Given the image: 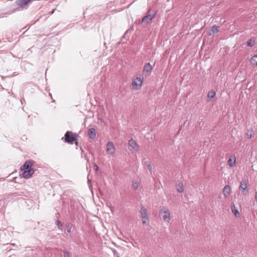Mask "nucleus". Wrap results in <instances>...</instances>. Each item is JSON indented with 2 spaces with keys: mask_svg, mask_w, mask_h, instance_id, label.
<instances>
[{
  "mask_svg": "<svg viewBox=\"0 0 257 257\" xmlns=\"http://www.w3.org/2000/svg\"><path fill=\"white\" fill-rule=\"evenodd\" d=\"M88 135L90 138L94 139L96 138V131L94 128H91L88 131Z\"/></svg>",
  "mask_w": 257,
  "mask_h": 257,
  "instance_id": "obj_12",
  "label": "nucleus"
},
{
  "mask_svg": "<svg viewBox=\"0 0 257 257\" xmlns=\"http://www.w3.org/2000/svg\"><path fill=\"white\" fill-rule=\"evenodd\" d=\"M147 168L150 171H151V170H152V166L150 164H148L147 165Z\"/></svg>",
  "mask_w": 257,
  "mask_h": 257,
  "instance_id": "obj_29",
  "label": "nucleus"
},
{
  "mask_svg": "<svg viewBox=\"0 0 257 257\" xmlns=\"http://www.w3.org/2000/svg\"><path fill=\"white\" fill-rule=\"evenodd\" d=\"M55 9H54L50 13V15H52L54 13V11H55Z\"/></svg>",
  "mask_w": 257,
  "mask_h": 257,
  "instance_id": "obj_31",
  "label": "nucleus"
},
{
  "mask_svg": "<svg viewBox=\"0 0 257 257\" xmlns=\"http://www.w3.org/2000/svg\"><path fill=\"white\" fill-rule=\"evenodd\" d=\"M128 33V29H127V30L125 31V32L124 34L123 35V37H122V38L121 40H122V39H124L125 37H126V36H127V33Z\"/></svg>",
  "mask_w": 257,
  "mask_h": 257,
  "instance_id": "obj_28",
  "label": "nucleus"
},
{
  "mask_svg": "<svg viewBox=\"0 0 257 257\" xmlns=\"http://www.w3.org/2000/svg\"><path fill=\"white\" fill-rule=\"evenodd\" d=\"M161 214H163V220L167 222H169L171 220L170 212L169 209L163 206L160 211Z\"/></svg>",
  "mask_w": 257,
  "mask_h": 257,
  "instance_id": "obj_4",
  "label": "nucleus"
},
{
  "mask_svg": "<svg viewBox=\"0 0 257 257\" xmlns=\"http://www.w3.org/2000/svg\"><path fill=\"white\" fill-rule=\"evenodd\" d=\"M5 200L4 199H0V211L3 212L5 210Z\"/></svg>",
  "mask_w": 257,
  "mask_h": 257,
  "instance_id": "obj_18",
  "label": "nucleus"
},
{
  "mask_svg": "<svg viewBox=\"0 0 257 257\" xmlns=\"http://www.w3.org/2000/svg\"><path fill=\"white\" fill-rule=\"evenodd\" d=\"M231 189L229 185H225L223 188V193L225 197L226 198L227 196L230 193Z\"/></svg>",
  "mask_w": 257,
  "mask_h": 257,
  "instance_id": "obj_13",
  "label": "nucleus"
},
{
  "mask_svg": "<svg viewBox=\"0 0 257 257\" xmlns=\"http://www.w3.org/2000/svg\"><path fill=\"white\" fill-rule=\"evenodd\" d=\"M94 169L96 171H97L98 170V167L96 164L94 165Z\"/></svg>",
  "mask_w": 257,
  "mask_h": 257,
  "instance_id": "obj_30",
  "label": "nucleus"
},
{
  "mask_svg": "<svg viewBox=\"0 0 257 257\" xmlns=\"http://www.w3.org/2000/svg\"><path fill=\"white\" fill-rule=\"evenodd\" d=\"M65 228L68 233H70L71 232L72 225L70 223H67Z\"/></svg>",
  "mask_w": 257,
  "mask_h": 257,
  "instance_id": "obj_24",
  "label": "nucleus"
},
{
  "mask_svg": "<svg viewBox=\"0 0 257 257\" xmlns=\"http://www.w3.org/2000/svg\"><path fill=\"white\" fill-rule=\"evenodd\" d=\"M141 213L143 224H146L148 225L149 224V216L147 209L143 206L141 207Z\"/></svg>",
  "mask_w": 257,
  "mask_h": 257,
  "instance_id": "obj_3",
  "label": "nucleus"
},
{
  "mask_svg": "<svg viewBox=\"0 0 257 257\" xmlns=\"http://www.w3.org/2000/svg\"><path fill=\"white\" fill-rule=\"evenodd\" d=\"M215 95V92L213 90H211V91H209L207 94V97L208 98L212 99L214 97Z\"/></svg>",
  "mask_w": 257,
  "mask_h": 257,
  "instance_id": "obj_20",
  "label": "nucleus"
},
{
  "mask_svg": "<svg viewBox=\"0 0 257 257\" xmlns=\"http://www.w3.org/2000/svg\"><path fill=\"white\" fill-rule=\"evenodd\" d=\"M34 173V170L33 169L24 170L22 176L23 178L28 179Z\"/></svg>",
  "mask_w": 257,
  "mask_h": 257,
  "instance_id": "obj_9",
  "label": "nucleus"
},
{
  "mask_svg": "<svg viewBox=\"0 0 257 257\" xmlns=\"http://www.w3.org/2000/svg\"><path fill=\"white\" fill-rule=\"evenodd\" d=\"M139 184H140V183L139 181L133 182L132 188L136 190L138 188Z\"/></svg>",
  "mask_w": 257,
  "mask_h": 257,
  "instance_id": "obj_23",
  "label": "nucleus"
},
{
  "mask_svg": "<svg viewBox=\"0 0 257 257\" xmlns=\"http://www.w3.org/2000/svg\"><path fill=\"white\" fill-rule=\"evenodd\" d=\"M106 152L107 154L113 156L115 152V146L112 142H108L106 144Z\"/></svg>",
  "mask_w": 257,
  "mask_h": 257,
  "instance_id": "obj_5",
  "label": "nucleus"
},
{
  "mask_svg": "<svg viewBox=\"0 0 257 257\" xmlns=\"http://www.w3.org/2000/svg\"><path fill=\"white\" fill-rule=\"evenodd\" d=\"M255 43V38L254 37H252L247 41V45L249 47H252L254 45Z\"/></svg>",
  "mask_w": 257,
  "mask_h": 257,
  "instance_id": "obj_15",
  "label": "nucleus"
},
{
  "mask_svg": "<svg viewBox=\"0 0 257 257\" xmlns=\"http://www.w3.org/2000/svg\"><path fill=\"white\" fill-rule=\"evenodd\" d=\"M157 12L149 9L147 12L146 16L142 19V23L147 25L152 22L153 19L155 17Z\"/></svg>",
  "mask_w": 257,
  "mask_h": 257,
  "instance_id": "obj_1",
  "label": "nucleus"
},
{
  "mask_svg": "<svg viewBox=\"0 0 257 257\" xmlns=\"http://www.w3.org/2000/svg\"><path fill=\"white\" fill-rule=\"evenodd\" d=\"M57 225L59 229L62 230L63 225L60 221L57 220Z\"/></svg>",
  "mask_w": 257,
  "mask_h": 257,
  "instance_id": "obj_26",
  "label": "nucleus"
},
{
  "mask_svg": "<svg viewBox=\"0 0 257 257\" xmlns=\"http://www.w3.org/2000/svg\"><path fill=\"white\" fill-rule=\"evenodd\" d=\"M63 253H64V255H63L64 257H69L70 254H69V253L68 251L65 250V251H64Z\"/></svg>",
  "mask_w": 257,
  "mask_h": 257,
  "instance_id": "obj_27",
  "label": "nucleus"
},
{
  "mask_svg": "<svg viewBox=\"0 0 257 257\" xmlns=\"http://www.w3.org/2000/svg\"><path fill=\"white\" fill-rule=\"evenodd\" d=\"M253 134V131L251 130H247V132L246 133V137L248 139H251L252 137V135Z\"/></svg>",
  "mask_w": 257,
  "mask_h": 257,
  "instance_id": "obj_22",
  "label": "nucleus"
},
{
  "mask_svg": "<svg viewBox=\"0 0 257 257\" xmlns=\"http://www.w3.org/2000/svg\"><path fill=\"white\" fill-rule=\"evenodd\" d=\"M152 69L153 68L151 64L150 63H147L145 65L144 67L143 72L144 73H148L149 75L151 73Z\"/></svg>",
  "mask_w": 257,
  "mask_h": 257,
  "instance_id": "obj_11",
  "label": "nucleus"
},
{
  "mask_svg": "<svg viewBox=\"0 0 257 257\" xmlns=\"http://www.w3.org/2000/svg\"><path fill=\"white\" fill-rule=\"evenodd\" d=\"M251 62L253 65L257 66V55H254L251 58Z\"/></svg>",
  "mask_w": 257,
  "mask_h": 257,
  "instance_id": "obj_21",
  "label": "nucleus"
},
{
  "mask_svg": "<svg viewBox=\"0 0 257 257\" xmlns=\"http://www.w3.org/2000/svg\"><path fill=\"white\" fill-rule=\"evenodd\" d=\"M143 82V78L137 77L134 79L132 83L133 88L135 90H139L141 88Z\"/></svg>",
  "mask_w": 257,
  "mask_h": 257,
  "instance_id": "obj_2",
  "label": "nucleus"
},
{
  "mask_svg": "<svg viewBox=\"0 0 257 257\" xmlns=\"http://www.w3.org/2000/svg\"><path fill=\"white\" fill-rule=\"evenodd\" d=\"M113 252L114 255H116V254L117 253L116 251L115 250H114H114H113Z\"/></svg>",
  "mask_w": 257,
  "mask_h": 257,
  "instance_id": "obj_32",
  "label": "nucleus"
},
{
  "mask_svg": "<svg viewBox=\"0 0 257 257\" xmlns=\"http://www.w3.org/2000/svg\"><path fill=\"white\" fill-rule=\"evenodd\" d=\"M219 26H216L215 25L213 26L211 28V31L212 32V35H214L216 34L219 31Z\"/></svg>",
  "mask_w": 257,
  "mask_h": 257,
  "instance_id": "obj_17",
  "label": "nucleus"
},
{
  "mask_svg": "<svg viewBox=\"0 0 257 257\" xmlns=\"http://www.w3.org/2000/svg\"><path fill=\"white\" fill-rule=\"evenodd\" d=\"M247 182V180H243L240 183L239 189L243 195H246L248 192Z\"/></svg>",
  "mask_w": 257,
  "mask_h": 257,
  "instance_id": "obj_6",
  "label": "nucleus"
},
{
  "mask_svg": "<svg viewBox=\"0 0 257 257\" xmlns=\"http://www.w3.org/2000/svg\"><path fill=\"white\" fill-rule=\"evenodd\" d=\"M32 163L31 161H27L22 166L21 170H32Z\"/></svg>",
  "mask_w": 257,
  "mask_h": 257,
  "instance_id": "obj_10",
  "label": "nucleus"
},
{
  "mask_svg": "<svg viewBox=\"0 0 257 257\" xmlns=\"http://www.w3.org/2000/svg\"><path fill=\"white\" fill-rule=\"evenodd\" d=\"M130 147H131L133 150V152L136 153L139 149V146L137 143L133 139H130Z\"/></svg>",
  "mask_w": 257,
  "mask_h": 257,
  "instance_id": "obj_8",
  "label": "nucleus"
},
{
  "mask_svg": "<svg viewBox=\"0 0 257 257\" xmlns=\"http://www.w3.org/2000/svg\"><path fill=\"white\" fill-rule=\"evenodd\" d=\"M176 188L179 192L182 193L184 191L183 185L182 183H179L176 185Z\"/></svg>",
  "mask_w": 257,
  "mask_h": 257,
  "instance_id": "obj_19",
  "label": "nucleus"
},
{
  "mask_svg": "<svg viewBox=\"0 0 257 257\" xmlns=\"http://www.w3.org/2000/svg\"><path fill=\"white\" fill-rule=\"evenodd\" d=\"M80 149H81V151L82 157H84V158H85V159L87 162H88V161H89V159H88V158L87 157L86 154H85V153H84V150H83V149L82 148H80Z\"/></svg>",
  "mask_w": 257,
  "mask_h": 257,
  "instance_id": "obj_25",
  "label": "nucleus"
},
{
  "mask_svg": "<svg viewBox=\"0 0 257 257\" xmlns=\"http://www.w3.org/2000/svg\"><path fill=\"white\" fill-rule=\"evenodd\" d=\"M77 138V135L75 134H72L71 133L70 134L69 132L67 133L65 135V142L69 143H72L73 142H74L75 140H76Z\"/></svg>",
  "mask_w": 257,
  "mask_h": 257,
  "instance_id": "obj_7",
  "label": "nucleus"
},
{
  "mask_svg": "<svg viewBox=\"0 0 257 257\" xmlns=\"http://www.w3.org/2000/svg\"><path fill=\"white\" fill-rule=\"evenodd\" d=\"M231 211L236 217H238L239 216V215H240L239 212H238V210L235 207V206L234 204L232 206H231Z\"/></svg>",
  "mask_w": 257,
  "mask_h": 257,
  "instance_id": "obj_16",
  "label": "nucleus"
},
{
  "mask_svg": "<svg viewBox=\"0 0 257 257\" xmlns=\"http://www.w3.org/2000/svg\"><path fill=\"white\" fill-rule=\"evenodd\" d=\"M236 164V158L234 157L233 158H229L228 160V164L230 167H234Z\"/></svg>",
  "mask_w": 257,
  "mask_h": 257,
  "instance_id": "obj_14",
  "label": "nucleus"
}]
</instances>
